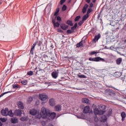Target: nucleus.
Wrapping results in <instances>:
<instances>
[{"mask_svg":"<svg viewBox=\"0 0 126 126\" xmlns=\"http://www.w3.org/2000/svg\"><path fill=\"white\" fill-rule=\"evenodd\" d=\"M41 116L42 119H47V118H51L52 120H54L57 116L55 112L51 113V111L48 108L42 107L41 110Z\"/></svg>","mask_w":126,"mask_h":126,"instance_id":"nucleus-1","label":"nucleus"},{"mask_svg":"<svg viewBox=\"0 0 126 126\" xmlns=\"http://www.w3.org/2000/svg\"><path fill=\"white\" fill-rule=\"evenodd\" d=\"M42 42L41 41H37L35 43H34L32 45V46L31 49V51H30L31 54H32V55L34 54V51L35 50V47H36V45H37V46H38V47H40V46H41V45H42Z\"/></svg>","mask_w":126,"mask_h":126,"instance_id":"nucleus-2","label":"nucleus"},{"mask_svg":"<svg viewBox=\"0 0 126 126\" xmlns=\"http://www.w3.org/2000/svg\"><path fill=\"white\" fill-rule=\"evenodd\" d=\"M89 61H90L91 62H106L105 59L100 57H97L95 58H89Z\"/></svg>","mask_w":126,"mask_h":126,"instance_id":"nucleus-3","label":"nucleus"},{"mask_svg":"<svg viewBox=\"0 0 126 126\" xmlns=\"http://www.w3.org/2000/svg\"><path fill=\"white\" fill-rule=\"evenodd\" d=\"M105 93L106 95L112 96V97H114V96H116V93H115V91H114L113 90H110L109 89H106L105 90Z\"/></svg>","mask_w":126,"mask_h":126,"instance_id":"nucleus-4","label":"nucleus"},{"mask_svg":"<svg viewBox=\"0 0 126 126\" xmlns=\"http://www.w3.org/2000/svg\"><path fill=\"white\" fill-rule=\"evenodd\" d=\"M39 99L41 101H45V103L49 100V97L48 95L44 94H40L39 95Z\"/></svg>","mask_w":126,"mask_h":126,"instance_id":"nucleus-5","label":"nucleus"},{"mask_svg":"<svg viewBox=\"0 0 126 126\" xmlns=\"http://www.w3.org/2000/svg\"><path fill=\"white\" fill-rule=\"evenodd\" d=\"M94 115H100L102 116V115H104V113H105V111L104 110H99L98 108H95L94 110Z\"/></svg>","mask_w":126,"mask_h":126,"instance_id":"nucleus-6","label":"nucleus"},{"mask_svg":"<svg viewBox=\"0 0 126 126\" xmlns=\"http://www.w3.org/2000/svg\"><path fill=\"white\" fill-rule=\"evenodd\" d=\"M100 38H101V34L100 33H98V34H96L95 35L94 37L93 38L92 42L93 43H96L98 41V40H99V39H100Z\"/></svg>","mask_w":126,"mask_h":126,"instance_id":"nucleus-7","label":"nucleus"},{"mask_svg":"<svg viewBox=\"0 0 126 126\" xmlns=\"http://www.w3.org/2000/svg\"><path fill=\"white\" fill-rule=\"evenodd\" d=\"M14 115L18 117H21V115H22V111H21L20 109H17L15 110Z\"/></svg>","mask_w":126,"mask_h":126,"instance_id":"nucleus-8","label":"nucleus"},{"mask_svg":"<svg viewBox=\"0 0 126 126\" xmlns=\"http://www.w3.org/2000/svg\"><path fill=\"white\" fill-rule=\"evenodd\" d=\"M8 108H5V110L2 109L1 110V115L5 117H7Z\"/></svg>","mask_w":126,"mask_h":126,"instance_id":"nucleus-9","label":"nucleus"},{"mask_svg":"<svg viewBox=\"0 0 126 126\" xmlns=\"http://www.w3.org/2000/svg\"><path fill=\"white\" fill-rule=\"evenodd\" d=\"M60 28L63 30H67L68 29V26L65 24H60Z\"/></svg>","mask_w":126,"mask_h":126,"instance_id":"nucleus-10","label":"nucleus"},{"mask_svg":"<svg viewBox=\"0 0 126 126\" xmlns=\"http://www.w3.org/2000/svg\"><path fill=\"white\" fill-rule=\"evenodd\" d=\"M30 114L32 116H35L37 114V110L35 109H32L30 110Z\"/></svg>","mask_w":126,"mask_h":126,"instance_id":"nucleus-11","label":"nucleus"},{"mask_svg":"<svg viewBox=\"0 0 126 126\" xmlns=\"http://www.w3.org/2000/svg\"><path fill=\"white\" fill-rule=\"evenodd\" d=\"M17 106L20 108L21 109V110H23L24 109V105L23 104V103L22 101H18L17 102Z\"/></svg>","mask_w":126,"mask_h":126,"instance_id":"nucleus-12","label":"nucleus"},{"mask_svg":"<svg viewBox=\"0 0 126 126\" xmlns=\"http://www.w3.org/2000/svg\"><path fill=\"white\" fill-rule=\"evenodd\" d=\"M52 76L53 78L56 79V78H58V77L59 76V72L57 71H53L52 73Z\"/></svg>","mask_w":126,"mask_h":126,"instance_id":"nucleus-13","label":"nucleus"},{"mask_svg":"<svg viewBox=\"0 0 126 126\" xmlns=\"http://www.w3.org/2000/svg\"><path fill=\"white\" fill-rule=\"evenodd\" d=\"M56 112H60L62 111V106L61 105H57L54 107Z\"/></svg>","mask_w":126,"mask_h":126,"instance_id":"nucleus-14","label":"nucleus"},{"mask_svg":"<svg viewBox=\"0 0 126 126\" xmlns=\"http://www.w3.org/2000/svg\"><path fill=\"white\" fill-rule=\"evenodd\" d=\"M89 111H90V107L89 106L85 107L83 110L84 114H88V113H89Z\"/></svg>","mask_w":126,"mask_h":126,"instance_id":"nucleus-15","label":"nucleus"},{"mask_svg":"<svg viewBox=\"0 0 126 126\" xmlns=\"http://www.w3.org/2000/svg\"><path fill=\"white\" fill-rule=\"evenodd\" d=\"M89 7V5L88 4H85L82 9L83 13H85L87 11V8Z\"/></svg>","mask_w":126,"mask_h":126,"instance_id":"nucleus-16","label":"nucleus"},{"mask_svg":"<svg viewBox=\"0 0 126 126\" xmlns=\"http://www.w3.org/2000/svg\"><path fill=\"white\" fill-rule=\"evenodd\" d=\"M49 105L50 106H55L56 105V101L54 98H51L49 100Z\"/></svg>","mask_w":126,"mask_h":126,"instance_id":"nucleus-17","label":"nucleus"},{"mask_svg":"<svg viewBox=\"0 0 126 126\" xmlns=\"http://www.w3.org/2000/svg\"><path fill=\"white\" fill-rule=\"evenodd\" d=\"M100 121L102 123H106L107 122V116L105 115H103L100 118Z\"/></svg>","mask_w":126,"mask_h":126,"instance_id":"nucleus-18","label":"nucleus"},{"mask_svg":"<svg viewBox=\"0 0 126 126\" xmlns=\"http://www.w3.org/2000/svg\"><path fill=\"white\" fill-rule=\"evenodd\" d=\"M122 62H123V58H118L116 60V64H118V65H120V64L122 63Z\"/></svg>","mask_w":126,"mask_h":126,"instance_id":"nucleus-19","label":"nucleus"},{"mask_svg":"<svg viewBox=\"0 0 126 126\" xmlns=\"http://www.w3.org/2000/svg\"><path fill=\"white\" fill-rule=\"evenodd\" d=\"M7 116H9V117H12L14 116V113L12 112V110H10L9 111L8 109Z\"/></svg>","mask_w":126,"mask_h":126,"instance_id":"nucleus-20","label":"nucleus"},{"mask_svg":"<svg viewBox=\"0 0 126 126\" xmlns=\"http://www.w3.org/2000/svg\"><path fill=\"white\" fill-rule=\"evenodd\" d=\"M121 117H122V122H124V121H125V119H126V112H123L121 113Z\"/></svg>","mask_w":126,"mask_h":126,"instance_id":"nucleus-21","label":"nucleus"},{"mask_svg":"<svg viewBox=\"0 0 126 126\" xmlns=\"http://www.w3.org/2000/svg\"><path fill=\"white\" fill-rule=\"evenodd\" d=\"M11 122L12 124H16L18 122V119L17 118H11Z\"/></svg>","mask_w":126,"mask_h":126,"instance_id":"nucleus-22","label":"nucleus"},{"mask_svg":"<svg viewBox=\"0 0 126 126\" xmlns=\"http://www.w3.org/2000/svg\"><path fill=\"white\" fill-rule=\"evenodd\" d=\"M82 103H85L88 104L89 103V99L87 98H84L82 99Z\"/></svg>","mask_w":126,"mask_h":126,"instance_id":"nucleus-23","label":"nucleus"},{"mask_svg":"<svg viewBox=\"0 0 126 126\" xmlns=\"http://www.w3.org/2000/svg\"><path fill=\"white\" fill-rule=\"evenodd\" d=\"M66 24H67V25H69L70 26H73V23H72V21H71V20H68L66 21Z\"/></svg>","mask_w":126,"mask_h":126,"instance_id":"nucleus-24","label":"nucleus"},{"mask_svg":"<svg viewBox=\"0 0 126 126\" xmlns=\"http://www.w3.org/2000/svg\"><path fill=\"white\" fill-rule=\"evenodd\" d=\"M83 43H82V40L76 44V48H80V47H83Z\"/></svg>","mask_w":126,"mask_h":126,"instance_id":"nucleus-25","label":"nucleus"},{"mask_svg":"<svg viewBox=\"0 0 126 126\" xmlns=\"http://www.w3.org/2000/svg\"><path fill=\"white\" fill-rule=\"evenodd\" d=\"M89 15H87V14L84 15L83 16L82 21H85V20H87V18H89Z\"/></svg>","mask_w":126,"mask_h":126,"instance_id":"nucleus-26","label":"nucleus"},{"mask_svg":"<svg viewBox=\"0 0 126 126\" xmlns=\"http://www.w3.org/2000/svg\"><path fill=\"white\" fill-rule=\"evenodd\" d=\"M59 12H60V8H57L54 13V16H57V15H58L59 14Z\"/></svg>","mask_w":126,"mask_h":126,"instance_id":"nucleus-27","label":"nucleus"},{"mask_svg":"<svg viewBox=\"0 0 126 126\" xmlns=\"http://www.w3.org/2000/svg\"><path fill=\"white\" fill-rule=\"evenodd\" d=\"M13 88L14 89H18L19 88H20V86L17 84L13 85Z\"/></svg>","mask_w":126,"mask_h":126,"instance_id":"nucleus-28","label":"nucleus"},{"mask_svg":"<svg viewBox=\"0 0 126 126\" xmlns=\"http://www.w3.org/2000/svg\"><path fill=\"white\" fill-rule=\"evenodd\" d=\"M28 82V81H27V80H23L21 81V83L22 84H23V85H27Z\"/></svg>","mask_w":126,"mask_h":126,"instance_id":"nucleus-29","label":"nucleus"},{"mask_svg":"<svg viewBox=\"0 0 126 126\" xmlns=\"http://www.w3.org/2000/svg\"><path fill=\"white\" fill-rule=\"evenodd\" d=\"M20 120L22 121V122H25V121H27L28 120V117H22L21 118Z\"/></svg>","mask_w":126,"mask_h":126,"instance_id":"nucleus-30","label":"nucleus"},{"mask_svg":"<svg viewBox=\"0 0 126 126\" xmlns=\"http://www.w3.org/2000/svg\"><path fill=\"white\" fill-rule=\"evenodd\" d=\"M78 77L79 78H87V77H86V76H85V75L78 74Z\"/></svg>","mask_w":126,"mask_h":126,"instance_id":"nucleus-31","label":"nucleus"},{"mask_svg":"<svg viewBox=\"0 0 126 126\" xmlns=\"http://www.w3.org/2000/svg\"><path fill=\"white\" fill-rule=\"evenodd\" d=\"M92 11H93V10L92 9V8H89L87 10V14L88 15H89V13H91V12H92Z\"/></svg>","mask_w":126,"mask_h":126,"instance_id":"nucleus-32","label":"nucleus"},{"mask_svg":"<svg viewBox=\"0 0 126 126\" xmlns=\"http://www.w3.org/2000/svg\"><path fill=\"white\" fill-rule=\"evenodd\" d=\"M54 25V27H55V28H56V27L59 28L60 27V25H61L60 24V23H59L58 22H57Z\"/></svg>","mask_w":126,"mask_h":126,"instance_id":"nucleus-33","label":"nucleus"},{"mask_svg":"<svg viewBox=\"0 0 126 126\" xmlns=\"http://www.w3.org/2000/svg\"><path fill=\"white\" fill-rule=\"evenodd\" d=\"M96 54H98V52H97L96 51H92V52L89 53V55L90 56H94V55H95Z\"/></svg>","mask_w":126,"mask_h":126,"instance_id":"nucleus-34","label":"nucleus"},{"mask_svg":"<svg viewBox=\"0 0 126 126\" xmlns=\"http://www.w3.org/2000/svg\"><path fill=\"white\" fill-rule=\"evenodd\" d=\"M76 27H77V23H75L73 27L71 28V30L74 31V30H75L76 29Z\"/></svg>","mask_w":126,"mask_h":126,"instance_id":"nucleus-35","label":"nucleus"},{"mask_svg":"<svg viewBox=\"0 0 126 126\" xmlns=\"http://www.w3.org/2000/svg\"><path fill=\"white\" fill-rule=\"evenodd\" d=\"M112 113H113V111L112 110V109H109V111H108L107 116H111L112 115Z\"/></svg>","mask_w":126,"mask_h":126,"instance_id":"nucleus-36","label":"nucleus"},{"mask_svg":"<svg viewBox=\"0 0 126 126\" xmlns=\"http://www.w3.org/2000/svg\"><path fill=\"white\" fill-rule=\"evenodd\" d=\"M11 92H10V91H8V92H4V93L1 94L0 95V96L1 97H2V96H3L4 95H5V94H8V93H10Z\"/></svg>","mask_w":126,"mask_h":126,"instance_id":"nucleus-37","label":"nucleus"},{"mask_svg":"<svg viewBox=\"0 0 126 126\" xmlns=\"http://www.w3.org/2000/svg\"><path fill=\"white\" fill-rule=\"evenodd\" d=\"M57 20L59 21V22H61L62 21V18L60 16H58L57 17Z\"/></svg>","mask_w":126,"mask_h":126,"instance_id":"nucleus-38","label":"nucleus"},{"mask_svg":"<svg viewBox=\"0 0 126 126\" xmlns=\"http://www.w3.org/2000/svg\"><path fill=\"white\" fill-rule=\"evenodd\" d=\"M33 74V71H30L27 72V75H30V76H32V75Z\"/></svg>","mask_w":126,"mask_h":126,"instance_id":"nucleus-39","label":"nucleus"},{"mask_svg":"<svg viewBox=\"0 0 126 126\" xmlns=\"http://www.w3.org/2000/svg\"><path fill=\"white\" fill-rule=\"evenodd\" d=\"M106 86H107V87H109V88H112L113 89H114V90H118V91H119L118 89H116V88L112 86L111 85H110V86L107 85Z\"/></svg>","mask_w":126,"mask_h":126,"instance_id":"nucleus-40","label":"nucleus"},{"mask_svg":"<svg viewBox=\"0 0 126 126\" xmlns=\"http://www.w3.org/2000/svg\"><path fill=\"white\" fill-rule=\"evenodd\" d=\"M79 19H80V16H77L75 18V21H79Z\"/></svg>","mask_w":126,"mask_h":126,"instance_id":"nucleus-41","label":"nucleus"},{"mask_svg":"<svg viewBox=\"0 0 126 126\" xmlns=\"http://www.w3.org/2000/svg\"><path fill=\"white\" fill-rule=\"evenodd\" d=\"M62 10L63 11H65V10H66V5H63V6L62 7Z\"/></svg>","mask_w":126,"mask_h":126,"instance_id":"nucleus-42","label":"nucleus"},{"mask_svg":"<svg viewBox=\"0 0 126 126\" xmlns=\"http://www.w3.org/2000/svg\"><path fill=\"white\" fill-rule=\"evenodd\" d=\"M0 121L2 122V123H5L6 122V119L0 118Z\"/></svg>","mask_w":126,"mask_h":126,"instance_id":"nucleus-43","label":"nucleus"},{"mask_svg":"<svg viewBox=\"0 0 126 126\" xmlns=\"http://www.w3.org/2000/svg\"><path fill=\"white\" fill-rule=\"evenodd\" d=\"M73 32V31H72L71 30H67V34H71V33Z\"/></svg>","mask_w":126,"mask_h":126,"instance_id":"nucleus-44","label":"nucleus"},{"mask_svg":"<svg viewBox=\"0 0 126 126\" xmlns=\"http://www.w3.org/2000/svg\"><path fill=\"white\" fill-rule=\"evenodd\" d=\"M57 31L60 33H63V31L61 29H58Z\"/></svg>","mask_w":126,"mask_h":126,"instance_id":"nucleus-45","label":"nucleus"},{"mask_svg":"<svg viewBox=\"0 0 126 126\" xmlns=\"http://www.w3.org/2000/svg\"><path fill=\"white\" fill-rule=\"evenodd\" d=\"M65 0H61L60 4H63V3H64V2L65 1Z\"/></svg>","mask_w":126,"mask_h":126,"instance_id":"nucleus-46","label":"nucleus"},{"mask_svg":"<svg viewBox=\"0 0 126 126\" xmlns=\"http://www.w3.org/2000/svg\"><path fill=\"white\" fill-rule=\"evenodd\" d=\"M83 23V21H81L78 23V25H79V26H81Z\"/></svg>","mask_w":126,"mask_h":126,"instance_id":"nucleus-47","label":"nucleus"},{"mask_svg":"<svg viewBox=\"0 0 126 126\" xmlns=\"http://www.w3.org/2000/svg\"><path fill=\"white\" fill-rule=\"evenodd\" d=\"M28 101H29H29H30V102H32V101H33V98H32V97H29Z\"/></svg>","mask_w":126,"mask_h":126,"instance_id":"nucleus-48","label":"nucleus"},{"mask_svg":"<svg viewBox=\"0 0 126 126\" xmlns=\"http://www.w3.org/2000/svg\"><path fill=\"white\" fill-rule=\"evenodd\" d=\"M52 23L53 25H54L55 24H56V19H53L52 20Z\"/></svg>","mask_w":126,"mask_h":126,"instance_id":"nucleus-49","label":"nucleus"},{"mask_svg":"<svg viewBox=\"0 0 126 126\" xmlns=\"http://www.w3.org/2000/svg\"><path fill=\"white\" fill-rule=\"evenodd\" d=\"M43 58H44L45 59H48V55L46 54L43 55Z\"/></svg>","mask_w":126,"mask_h":126,"instance_id":"nucleus-50","label":"nucleus"},{"mask_svg":"<svg viewBox=\"0 0 126 126\" xmlns=\"http://www.w3.org/2000/svg\"><path fill=\"white\" fill-rule=\"evenodd\" d=\"M89 7H93V3H90Z\"/></svg>","mask_w":126,"mask_h":126,"instance_id":"nucleus-51","label":"nucleus"},{"mask_svg":"<svg viewBox=\"0 0 126 126\" xmlns=\"http://www.w3.org/2000/svg\"><path fill=\"white\" fill-rule=\"evenodd\" d=\"M86 1L88 3H90V1H91V0H86Z\"/></svg>","mask_w":126,"mask_h":126,"instance_id":"nucleus-52","label":"nucleus"},{"mask_svg":"<svg viewBox=\"0 0 126 126\" xmlns=\"http://www.w3.org/2000/svg\"><path fill=\"white\" fill-rule=\"evenodd\" d=\"M2 123H1V121L0 120V126H2Z\"/></svg>","mask_w":126,"mask_h":126,"instance_id":"nucleus-53","label":"nucleus"},{"mask_svg":"<svg viewBox=\"0 0 126 126\" xmlns=\"http://www.w3.org/2000/svg\"><path fill=\"white\" fill-rule=\"evenodd\" d=\"M31 64H32V65H34L35 63H34V62H32Z\"/></svg>","mask_w":126,"mask_h":126,"instance_id":"nucleus-54","label":"nucleus"},{"mask_svg":"<svg viewBox=\"0 0 126 126\" xmlns=\"http://www.w3.org/2000/svg\"><path fill=\"white\" fill-rule=\"evenodd\" d=\"M70 2H71V0H69L68 1V3H70Z\"/></svg>","mask_w":126,"mask_h":126,"instance_id":"nucleus-55","label":"nucleus"},{"mask_svg":"<svg viewBox=\"0 0 126 126\" xmlns=\"http://www.w3.org/2000/svg\"><path fill=\"white\" fill-rule=\"evenodd\" d=\"M98 120V118H94V121H96Z\"/></svg>","mask_w":126,"mask_h":126,"instance_id":"nucleus-56","label":"nucleus"},{"mask_svg":"<svg viewBox=\"0 0 126 126\" xmlns=\"http://www.w3.org/2000/svg\"><path fill=\"white\" fill-rule=\"evenodd\" d=\"M103 107H105V105H101L100 108H103Z\"/></svg>","mask_w":126,"mask_h":126,"instance_id":"nucleus-57","label":"nucleus"},{"mask_svg":"<svg viewBox=\"0 0 126 126\" xmlns=\"http://www.w3.org/2000/svg\"><path fill=\"white\" fill-rule=\"evenodd\" d=\"M93 2H96V0H93Z\"/></svg>","mask_w":126,"mask_h":126,"instance_id":"nucleus-58","label":"nucleus"},{"mask_svg":"<svg viewBox=\"0 0 126 126\" xmlns=\"http://www.w3.org/2000/svg\"><path fill=\"white\" fill-rule=\"evenodd\" d=\"M37 57H39V56L37 55V54H35V58H37Z\"/></svg>","mask_w":126,"mask_h":126,"instance_id":"nucleus-59","label":"nucleus"},{"mask_svg":"<svg viewBox=\"0 0 126 126\" xmlns=\"http://www.w3.org/2000/svg\"><path fill=\"white\" fill-rule=\"evenodd\" d=\"M97 18L98 19L100 18V15L98 14V16H97Z\"/></svg>","mask_w":126,"mask_h":126,"instance_id":"nucleus-60","label":"nucleus"},{"mask_svg":"<svg viewBox=\"0 0 126 126\" xmlns=\"http://www.w3.org/2000/svg\"><path fill=\"white\" fill-rule=\"evenodd\" d=\"M34 70H37V67H36L34 68Z\"/></svg>","mask_w":126,"mask_h":126,"instance_id":"nucleus-61","label":"nucleus"},{"mask_svg":"<svg viewBox=\"0 0 126 126\" xmlns=\"http://www.w3.org/2000/svg\"><path fill=\"white\" fill-rule=\"evenodd\" d=\"M37 73H38V70H37L36 72V74H37Z\"/></svg>","mask_w":126,"mask_h":126,"instance_id":"nucleus-62","label":"nucleus"},{"mask_svg":"<svg viewBox=\"0 0 126 126\" xmlns=\"http://www.w3.org/2000/svg\"><path fill=\"white\" fill-rule=\"evenodd\" d=\"M64 58L66 59V58H67V57H64Z\"/></svg>","mask_w":126,"mask_h":126,"instance_id":"nucleus-63","label":"nucleus"},{"mask_svg":"<svg viewBox=\"0 0 126 126\" xmlns=\"http://www.w3.org/2000/svg\"><path fill=\"white\" fill-rule=\"evenodd\" d=\"M125 43H126V39L125 40Z\"/></svg>","mask_w":126,"mask_h":126,"instance_id":"nucleus-64","label":"nucleus"}]
</instances>
